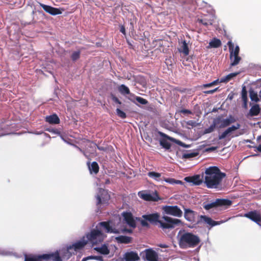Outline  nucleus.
Returning a JSON list of instances; mask_svg holds the SVG:
<instances>
[{
  "mask_svg": "<svg viewBox=\"0 0 261 261\" xmlns=\"http://www.w3.org/2000/svg\"><path fill=\"white\" fill-rule=\"evenodd\" d=\"M143 219L136 218L140 221L143 227H149L150 223L154 225L159 224L158 227L162 229L165 232L174 229L176 226L182 225V221L178 219L173 218L167 216H164L160 219V215L159 213H152L147 215H143L142 216Z\"/></svg>",
  "mask_w": 261,
  "mask_h": 261,
  "instance_id": "f257e3e1",
  "label": "nucleus"
},
{
  "mask_svg": "<svg viewBox=\"0 0 261 261\" xmlns=\"http://www.w3.org/2000/svg\"><path fill=\"white\" fill-rule=\"evenodd\" d=\"M204 183L207 188L218 189L226 174L221 171L217 166H211L205 169Z\"/></svg>",
  "mask_w": 261,
  "mask_h": 261,
  "instance_id": "f03ea898",
  "label": "nucleus"
},
{
  "mask_svg": "<svg viewBox=\"0 0 261 261\" xmlns=\"http://www.w3.org/2000/svg\"><path fill=\"white\" fill-rule=\"evenodd\" d=\"M200 242V239L198 236L189 232L182 234L178 240L179 246L182 249L195 247Z\"/></svg>",
  "mask_w": 261,
  "mask_h": 261,
  "instance_id": "7ed1b4c3",
  "label": "nucleus"
},
{
  "mask_svg": "<svg viewBox=\"0 0 261 261\" xmlns=\"http://www.w3.org/2000/svg\"><path fill=\"white\" fill-rule=\"evenodd\" d=\"M88 242H90L93 245H96L101 243L103 240V234L101 231L98 229H92L90 233L86 235Z\"/></svg>",
  "mask_w": 261,
  "mask_h": 261,
  "instance_id": "20e7f679",
  "label": "nucleus"
},
{
  "mask_svg": "<svg viewBox=\"0 0 261 261\" xmlns=\"http://www.w3.org/2000/svg\"><path fill=\"white\" fill-rule=\"evenodd\" d=\"M97 205L101 204H107L110 199V195L106 190L100 188L96 197Z\"/></svg>",
  "mask_w": 261,
  "mask_h": 261,
  "instance_id": "39448f33",
  "label": "nucleus"
},
{
  "mask_svg": "<svg viewBox=\"0 0 261 261\" xmlns=\"http://www.w3.org/2000/svg\"><path fill=\"white\" fill-rule=\"evenodd\" d=\"M162 209L168 215L177 217H181L182 215V212L177 205H166Z\"/></svg>",
  "mask_w": 261,
  "mask_h": 261,
  "instance_id": "423d86ee",
  "label": "nucleus"
},
{
  "mask_svg": "<svg viewBox=\"0 0 261 261\" xmlns=\"http://www.w3.org/2000/svg\"><path fill=\"white\" fill-rule=\"evenodd\" d=\"M88 241L85 240L80 241L75 243L72 245L67 247V249L65 250L64 253L68 254L67 258H69L71 256V253L70 250L74 249L75 251L82 249L87 244Z\"/></svg>",
  "mask_w": 261,
  "mask_h": 261,
  "instance_id": "0eeeda50",
  "label": "nucleus"
},
{
  "mask_svg": "<svg viewBox=\"0 0 261 261\" xmlns=\"http://www.w3.org/2000/svg\"><path fill=\"white\" fill-rule=\"evenodd\" d=\"M43 261H62L60 252L57 250L55 252L42 254Z\"/></svg>",
  "mask_w": 261,
  "mask_h": 261,
  "instance_id": "6e6552de",
  "label": "nucleus"
},
{
  "mask_svg": "<svg viewBox=\"0 0 261 261\" xmlns=\"http://www.w3.org/2000/svg\"><path fill=\"white\" fill-rule=\"evenodd\" d=\"M244 217L250 219L261 226V215L259 212L254 210L244 214Z\"/></svg>",
  "mask_w": 261,
  "mask_h": 261,
  "instance_id": "1a4fd4ad",
  "label": "nucleus"
},
{
  "mask_svg": "<svg viewBox=\"0 0 261 261\" xmlns=\"http://www.w3.org/2000/svg\"><path fill=\"white\" fill-rule=\"evenodd\" d=\"M197 224L204 223L207 225L213 227L220 224V222L213 220L210 217L205 215H201L199 217V219L197 222Z\"/></svg>",
  "mask_w": 261,
  "mask_h": 261,
  "instance_id": "9d476101",
  "label": "nucleus"
},
{
  "mask_svg": "<svg viewBox=\"0 0 261 261\" xmlns=\"http://www.w3.org/2000/svg\"><path fill=\"white\" fill-rule=\"evenodd\" d=\"M144 258L147 261H159V256L156 252L151 248L146 249L144 251Z\"/></svg>",
  "mask_w": 261,
  "mask_h": 261,
  "instance_id": "9b49d317",
  "label": "nucleus"
},
{
  "mask_svg": "<svg viewBox=\"0 0 261 261\" xmlns=\"http://www.w3.org/2000/svg\"><path fill=\"white\" fill-rule=\"evenodd\" d=\"M159 134L160 136L165 138L162 139L160 140V144L161 146L167 150L170 149L171 145L170 143L167 140V139L171 141H174V139L161 132H159Z\"/></svg>",
  "mask_w": 261,
  "mask_h": 261,
  "instance_id": "f8f14e48",
  "label": "nucleus"
},
{
  "mask_svg": "<svg viewBox=\"0 0 261 261\" xmlns=\"http://www.w3.org/2000/svg\"><path fill=\"white\" fill-rule=\"evenodd\" d=\"M124 220L131 227L134 228L136 227V223L133 217V214L130 212H124L122 214Z\"/></svg>",
  "mask_w": 261,
  "mask_h": 261,
  "instance_id": "ddd939ff",
  "label": "nucleus"
},
{
  "mask_svg": "<svg viewBox=\"0 0 261 261\" xmlns=\"http://www.w3.org/2000/svg\"><path fill=\"white\" fill-rule=\"evenodd\" d=\"M40 6L43 9V10L47 13L52 15H56L61 14V11L57 8H54L50 6L46 5L45 4L40 3Z\"/></svg>",
  "mask_w": 261,
  "mask_h": 261,
  "instance_id": "4468645a",
  "label": "nucleus"
},
{
  "mask_svg": "<svg viewBox=\"0 0 261 261\" xmlns=\"http://www.w3.org/2000/svg\"><path fill=\"white\" fill-rule=\"evenodd\" d=\"M110 221H103L99 223V225L103 227L107 233H113L118 234L120 233V231L115 228H113L110 225Z\"/></svg>",
  "mask_w": 261,
  "mask_h": 261,
  "instance_id": "2eb2a0df",
  "label": "nucleus"
},
{
  "mask_svg": "<svg viewBox=\"0 0 261 261\" xmlns=\"http://www.w3.org/2000/svg\"><path fill=\"white\" fill-rule=\"evenodd\" d=\"M216 119H220V125L218 126V128H220L226 127L236 121L234 117L232 115H229L226 119H221L220 117H217Z\"/></svg>",
  "mask_w": 261,
  "mask_h": 261,
  "instance_id": "dca6fc26",
  "label": "nucleus"
},
{
  "mask_svg": "<svg viewBox=\"0 0 261 261\" xmlns=\"http://www.w3.org/2000/svg\"><path fill=\"white\" fill-rule=\"evenodd\" d=\"M184 180L193 185L199 186L203 182V179L201 178L200 175H195L192 176H187L184 178Z\"/></svg>",
  "mask_w": 261,
  "mask_h": 261,
  "instance_id": "f3484780",
  "label": "nucleus"
},
{
  "mask_svg": "<svg viewBox=\"0 0 261 261\" xmlns=\"http://www.w3.org/2000/svg\"><path fill=\"white\" fill-rule=\"evenodd\" d=\"M124 258L125 261H138L140 260V257L138 253L134 251H130L125 253Z\"/></svg>",
  "mask_w": 261,
  "mask_h": 261,
  "instance_id": "a211bd4d",
  "label": "nucleus"
},
{
  "mask_svg": "<svg viewBox=\"0 0 261 261\" xmlns=\"http://www.w3.org/2000/svg\"><path fill=\"white\" fill-rule=\"evenodd\" d=\"M227 45L230 52V59H232L233 56H239L240 48L238 46H236L234 49V44L231 41L228 42Z\"/></svg>",
  "mask_w": 261,
  "mask_h": 261,
  "instance_id": "6ab92c4d",
  "label": "nucleus"
},
{
  "mask_svg": "<svg viewBox=\"0 0 261 261\" xmlns=\"http://www.w3.org/2000/svg\"><path fill=\"white\" fill-rule=\"evenodd\" d=\"M195 214L196 213L190 209H185L184 217L187 221L190 222H194Z\"/></svg>",
  "mask_w": 261,
  "mask_h": 261,
  "instance_id": "aec40b11",
  "label": "nucleus"
},
{
  "mask_svg": "<svg viewBox=\"0 0 261 261\" xmlns=\"http://www.w3.org/2000/svg\"><path fill=\"white\" fill-rule=\"evenodd\" d=\"M24 261H43L42 254H25Z\"/></svg>",
  "mask_w": 261,
  "mask_h": 261,
  "instance_id": "412c9836",
  "label": "nucleus"
},
{
  "mask_svg": "<svg viewBox=\"0 0 261 261\" xmlns=\"http://www.w3.org/2000/svg\"><path fill=\"white\" fill-rule=\"evenodd\" d=\"M216 202L217 207L225 206V208H227L232 204V201L226 199H217Z\"/></svg>",
  "mask_w": 261,
  "mask_h": 261,
  "instance_id": "4be33fe9",
  "label": "nucleus"
},
{
  "mask_svg": "<svg viewBox=\"0 0 261 261\" xmlns=\"http://www.w3.org/2000/svg\"><path fill=\"white\" fill-rule=\"evenodd\" d=\"M45 121L51 124H57L60 123V119L56 114H53L45 118Z\"/></svg>",
  "mask_w": 261,
  "mask_h": 261,
  "instance_id": "5701e85b",
  "label": "nucleus"
},
{
  "mask_svg": "<svg viewBox=\"0 0 261 261\" xmlns=\"http://www.w3.org/2000/svg\"><path fill=\"white\" fill-rule=\"evenodd\" d=\"M213 18L211 16H205L202 18H198L197 22L202 23L203 25L207 27L209 25H212L213 23Z\"/></svg>",
  "mask_w": 261,
  "mask_h": 261,
  "instance_id": "b1692460",
  "label": "nucleus"
},
{
  "mask_svg": "<svg viewBox=\"0 0 261 261\" xmlns=\"http://www.w3.org/2000/svg\"><path fill=\"white\" fill-rule=\"evenodd\" d=\"M220 124V119H215L213 120L212 124L210 125V126L207 128H205L204 130V134H208L213 132L215 128L216 127H218V125Z\"/></svg>",
  "mask_w": 261,
  "mask_h": 261,
  "instance_id": "393cba45",
  "label": "nucleus"
},
{
  "mask_svg": "<svg viewBox=\"0 0 261 261\" xmlns=\"http://www.w3.org/2000/svg\"><path fill=\"white\" fill-rule=\"evenodd\" d=\"M181 45L180 47L178 48V51L179 53H182L185 56H188L189 54V49L188 46V44L186 40L182 41L181 42Z\"/></svg>",
  "mask_w": 261,
  "mask_h": 261,
  "instance_id": "a878e982",
  "label": "nucleus"
},
{
  "mask_svg": "<svg viewBox=\"0 0 261 261\" xmlns=\"http://www.w3.org/2000/svg\"><path fill=\"white\" fill-rule=\"evenodd\" d=\"M115 240L119 243L129 244L132 242V238L125 236H120L115 238Z\"/></svg>",
  "mask_w": 261,
  "mask_h": 261,
  "instance_id": "bb28decb",
  "label": "nucleus"
},
{
  "mask_svg": "<svg viewBox=\"0 0 261 261\" xmlns=\"http://www.w3.org/2000/svg\"><path fill=\"white\" fill-rule=\"evenodd\" d=\"M147 175L149 177L157 181L163 180L164 177H162V174L160 173L156 172L154 171H150L148 172Z\"/></svg>",
  "mask_w": 261,
  "mask_h": 261,
  "instance_id": "cd10ccee",
  "label": "nucleus"
},
{
  "mask_svg": "<svg viewBox=\"0 0 261 261\" xmlns=\"http://www.w3.org/2000/svg\"><path fill=\"white\" fill-rule=\"evenodd\" d=\"M94 250L103 255H108L110 253V250L106 244L102 245L100 247L94 248Z\"/></svg>",
  "mask_w": 261,
  "mask_h": 261,
  "instance_id": "c85d7f7f",
  "label": "nucleus"
},
{
  "mask_svg": "<svg viewBox=\"0 0 261 261\" xmlns=\"http://www.w3.org/2000/svg\"><path fill=\"white\" fill-rule=\"evenodd\" d=\"M260 111V109L258 105L256 104L253 106L249 111V115L251 116H255L258 115Z\"/></svg>",
  "mask_w": 261,
  "mask_h": 261,
  "instance_id": "c756f323",
  "label": "nucleus"
},
{
  "mask_svg": "<svg viewBox=\"0 0 261 261\" xmlns=\"http://www.w3.org/2000/svg\"><path fill=\"white\" fill-rule=\"evenodd\" d=\"M240 73V72H233L223 77L220 79V82H223V83H227L229 81H230L232 78L236 77L237 75L239 74Z\"/></svg>",
  "mask_w": 261,
  "mask_h": 261,
  "instance_id": "7c9ffc66",
  "label": "nucleus"
},
{
  "mask_svg": "<svg viewBox=\"0 0 261 261\" xmlns=\"http://www.w3.org/2000/svg\"><path fill=\"white\" fill-rule=\"evenodd\" d=\"M221 41L220 39L215 38L210 42L207 48H218L221 45Z\"/></svg>",
  "mask_w": 261,
  "mask_h": 261,
  "instance_id": "2f4dec72",
  "label": "nucleus"
},
{
  "mask_svg": "<svg viewBox=\"0 0 261 261\" xmlns=\"http://www.w3.org/2000/svg\"><path fill=\"white\" fill-rule=\"evenodd\" d=\"M88 164L89 168L91 172H93L95 174H97L98 172L99 168L97 162H92L91 166L89 165V163Z\"/></svg>",
  "mask_w": 261,
  "mask_h": 261,
  "instance_id": "473e14b6",
  "label": "nucleus"
},
{
  "mask_svg": "<svg viewBox=\"0 0 261 261\" xmlns=\"http://www.w3.org/2000/svg\"><path fill=\"white\" fill-rule=\"evenodd\" d=\"M163 180L166 181V182H168L171 185H174V184H179L182 185L183 184V182L179 180H177L174 178H166L163 177Z\"/></svg>",
  "mask_w": 261,
  "mask_h": 261,
  "instance_id": "72a5a7b5",
  "label": "nucleus"
},
{
  "mask_svg": "<svg viewBox=\"0 0 261 261\" xmlns=\"http://www.w3.org/2000/svg\"><path fill=\"white\" fill-rule=\"evenodd\" d=\"M118 90L119 92L123 95L130 94V90L129 88L123 84L121 85L120 86H119Z\"/></svg>",
  "mask_w": 261,
  "mask_h": 261,
  "instance_id": "f704fd0d",
  "label": "nucleus"
},
{
  "mask_svg": "<svg viewBox=\"0 0 261 261\" xmlns=\"http://www.w3.org/2000/svg\"><path fill=\"white\" fill-rule=\"evenodd\" d=\"M139 196L140 197L146 201H151L153 200L152 195L148 193L139 192Z\"/></svg>",
  "mask_w": 261,
  "mask_h": 261,
  "instance_id": "c9c22d12",
  "label": "nucleus"
},
{
  "mask_svg": "<svg viewBox=\"0 0 261 261\" xmlns=\"http://www.w3.org/2000/svg\"><path fill=\"white\" fill-rule=\"evenodd\" d=\"M241 60V58L239 56H233V58L231 60L230 66H234L238 65Z\"/></svg>",
  "mask_w": 261,
  "mask_h": 261,
  "instance_id": "e433bc0d",
  "label": "nucleus"
},
{
  "mask_svg": "<svg viewBox=\"0 0 261 261\" xmlns=\"http://www.w3.org/2000/svg\"><path fill=\"white\" fill-rule=\"evenodd\" d=\"M249 94L251 100L254 101L255 102L259 101V99L258 98L257 94L256 92H254L253 90H251L250 91Z\"/></svg>",
  "mask_w": 261,
  "mask_h": 261,
  "instance_id": "4c0bfd02",
  "label": "nucleus"
},
{
  "mask_svg": "<svg viewBox=\"0 0 261 261\" xmlns=\"http://www.w3.org/2000/svg\"><path fill=\"white\" fill-rule=\"evenodd\" d=\"M242 98L244 102L246 103L247 101V92L245 86H244L242 88Z\"/></svg>",
  "mask_w": 261,
  "mask_h": 261,
  "instance_id": "58836bf2",
  "label": "nucleus"
},
{
  "mask_svg": "<svg viewBox=\"0 0 261 261\" xmlns=\"http://www.w3.org/2000/svg\"><path fill=\"white\" fill-rule=\"evenodd\" d=\"M214 207H217L216 201L210 203H207L203 205V208L206 210H209Z\"/></svg>",
  "mask_w": 261,
  "mask_h": 261,
  "instance_id": "ea45409f",
  "label": "nucleus"
},
{
  "mask_svg": "<svg viewBox=\"0 0 261 261\" xmlns=\"http://www.w3.org/2000/svg\"><path fill=\"white\" fill-rule=\"evenodd\" d=\"M116 111L117 116L120 118L124 119L126 117V114L125 113L121 111L119 108H117Z\"/></svg>",
  "mask_w": 261,
  "mask_h": 261,
  "instance_id": "a19ab883",
  "label": "nucleus"
},
{
  "mask_svg": "<svg viewBox=\"0 0 261 261\" xmlns=\"http://www.w3.org/2000/svg\"><path fill=\"white\" fill-rule=\"evenodd\" d=\"M198 154V152L186 153L182 155V156L185 159H190L196 156Z\"/></svg>",
  "mask_w": 261,
  "mask_h": 261,
  "instance_id": "79ce46f5",
  "label": "nucleus"
},
{
  "mask_svg": "<svg viewBox=\"0 0 261 261\" xmlns=\"http://www.w3.org/2000/svg\"><path fill=\"white\" fill-rule=\"evenodd\" d=\"M81 52L80 51H76L73 52L71 56V58L72 61H75L79 59L80 57Z\"/></svg>",
  "mask_w": 261,
  "mask_h": 261,
  "instance_id": "37998d69",
  "label": "nucleus"
},
{
  "mask_svg": "<svg viewBox=\"0 0 261 261\" xmlns=\"http://www.w3.org/2000/svg\"><path fill=\"white\" fill-rule=\"evenodd\" d=\"M135 99L139 103H141L142 105H147L148 103V101L146 99H144V98H142L141 97L136 96L135 97Z\"/></svg>",
  "mask_w": 261,
  "mask_h": 261,
  "instance_id": "c03bdc74",
  "label": "nucleus"
},
{
  "mask_svg": "<svg viewBox=\"0 0 261 261\" xmlns=\"http://www.w3.org/2000/svg\"><path fill=\"white\" fill-rule=\"evenodd\" d=\"M241 125L239 123H237L236 125H232L231 127H228L226 130L228 131L229 133L234 131L239 128H240Z\"/></svg>",
  "mask_w": 261,
  "mask_h": 261,
  "instance_id": "a18cd8bd",
  "label": "nucleus"
},
{
  "mask_svg": "<svg viewBox=\"0 0 261 261\" xmlns=\"http://www.w3.org/2000/svg\"><path fill=\"white\" fill-rule=\"evenodd\" d=\"M89 259H95L98 261H103V259L102 256H89Z\"/></svg>",
  "mask_w": 261,
  "mask_h": 261,
  "instance_id": "49530a36",
  "label": "nucleus"
},
{
  "mask_svg": "<svg viewBox=\"0 0 261 261\" xmlns=\"http://www.w3.org/2000/svg\"><path fill=\"white\" fill-rule=\"evenodd\" d=\"M219 91V88L217 87L213 90H207V91H205L203 92L204 93L206 94H213L215 92H217Z\"/></svg>",
  "mask_w": 261,
  "mask_h": 261,
  "instance_id": "de8ad7c7",
  "label": "nucleus"
},
{
  "mask_svg": "<svg viewBox=\"0 0 261 261\" xmlns=\"http://www.w3.org/2000/svg\"><path fill=\"white\" fill-rule=\"evenodd\" d=\"M228 134H229V133L226 129L223 133H222V134H221L219 136V137H218L219 139L222 140V139L225 138Z\"/></svg>",
  "mask_w": 261,
  "mask_h": 261,
  "instance_id": "09e8293b",
  "label": "nucleus"
},
{
  "mask_svg": "<svg viewBox=\"0 0 261 261\" xmlns=\"http://www.w3.org/2000/svg\"><path fill=\"white\" fill-rule=\"evenodd\" d=\"M111 97H112V99L113 100V101L114 102H115V103L119 104V105L121 104V101L114 95L112 94L111 96Z\"/></svg>",
  "mask_w": 261,
  "mask_h": 261,
  "instance_id": "8fccbe9b",
  "label": "nucleus"
},
{
  "mask_svg": "<svg viewBox=\"0 0 261 261\" xmlns=\"http://www.w3.org/2000/svg\"><path fill=\"white\" fill-rule=\"evenodd\" d=\"M179 112L184 114H191L192 113V112L190 110L187 109H182L179 111Z\"/></svg>",
  "mask_w": 261,
  "mask_h": 261,
  "instance_id": "3c124183",
  "label": "nucleus"
},
{
  "mask_svg": "<svg viewBox=\"0 0 261 261\" xmlns=\"http://www.w3.org/2000/svg\"><path fill=\"white\" fill-rule=\"evenodd\" d=\"M213 84L212 83V82L210 83H208V84H204L203 85V87L204 88H208V87H212L213 86Z\"/></svg>",
  "mask_w": 261,
  "mask_h": 261,
  "instance_id": "603ef678",
  "label": "nucleus"
},
{
  "mask_svg": "<svg viewBox=\"0 0 261 261\" xmlns=\"http://www.w3.org/2000/svg\"><path fill=\"white\" fill-rule=\"evenodd\" d=\"M120 31L124 35H125V27L123 25H122L121 27H120Z\"/></svg>",
  "mask_w": 261,
  "mask_h": 261,
  "instance_id": "864d4df0",
  "label": "nucleus"
},
{
  "mask_svg": "<svg viewBox=\"0 0 261 261\" xmlns=\"http://www.w3.org/2000/svg\"><path fill=\"white\" fill-rule=\"evenodd\" d=\"M220 83H221V82H220V80H219V79H217V80H215L213 82H212V83L214 86Z\"/></svg>",
  "mask_w": 261,
  "mask_h": 261,
  "instance_id": "5fc2aeb1",
  "label": "nucleus"
},
{
  "mask_svg": "<svg viewBox=\"0 0 261 261\" xmlns=\"http://www.w3.org/2000/svg\"><path fill=\"white\" fill-rule=\"evenodd\" d=\"M122 232H128V233H132V230L125 228V229H124L122 230Z\"/></svg>",
  "mask_w": 261,
  "mask_h": 261,
  "instance_id": "6e6d98bb",
  "label": "nucleus"
},
{
  "mask_svg": "<svg viewBox=\"0 0 261 261\" xmlns=\"http://www.w3.org/2000/svg\"><path fill=\"white\" fill-rule=\"evenodd\" d=\"M5 133L4 132L3 129L1 127H0V136H4L5 135Z\"/></svg>",
  "mask_w": 261,
  "mask_h": 261,
  "instance_id": "4d7b16f0",
  "label": "nucleus"
},
{
  "mask_svg": "<svg viewBox=\"0 0 261 261\" xmlns=\"http://www.w3.org/2000/svg\"><path fill=\"white\" fill-rule=\"evenodd\" d=\"M256 149L260 152H261V144H259L257 147H255Z\"/></svg>",
  "mask_w": 261,
  "mask_h": 261,
  "instance_id": "13d9d810",
  "label": "nucleus"
},
{
  "mask_svg": "<svg viewBox=\"0 0 261 261\" xmlns=\"http://www.w3.org/2000/svg\"><path fill=\"white\" fill-rule=\"evenodd\" d=\"M89 257L87 256V257H84L83 258V259L82 260V261H87L88 260H89Z\"/></svg>",
  "mask_w": 261,
  "mask_h": 261,
  "instance_id": "bf43d9fd",
  "label": "nucleus"
},
{
  "mask_svg": "<svg viewBox=\"0 0 261 261\" xmlns=\"http://www.w3.org/2000/svg\"><path fill=\"white\" fill-rule=\"evenodd\" d=\"M192 123V121H188L187 122V124H189V125H191Z\"/></svg>",
  "mask_w": 261,
  "mask_h": 261,
  "instance_id": "052dcab7",
  "label": "nucleus"
},
{
  "mask_svg": "<svg viewBox=\"0 0 261 261\" xmlns=\"http://www.w3.org/2000/svg\"><path fill=\"white\" fill-rule=\"evenodd\" d=\"M259 96L260 97V99H261V89H260V91L259 92Z\"/></svg>",
  "mask_w": 261,
  "mask_h": 261,
  "instance_id": "680f3d73",
  "label": "nucleus"
},
{
  "mask_svg": "<svg viewBox=\"0 0 261 261\" xmlns=\"http://www.w3.org/2000/svg\"><path fill=\"white\" fill-rule=\"evenodd\" d=\"M160 246L162 248H165L166 247L165 245H160Z\"/></svg>",
  "mask_w": 261,
  "mask_h": 261,
  "instance_id": "e2e57ef3",
  "label": "nucleus"
},
{
  "mask_svg": "<svg viewBox=\"0 0 261 261\" xmlns=\"http://www.w3.org/2000/svg\"><path fill=\"white\" fill-rule=\"evenodd\" d=\"M109 183H110V180L109 179H108L106 181V184H109Z\"/></svg>",
  "mask_w": 261,
  "mask_h": 261,
  "instance_id": "0e129e2a",
  "label": "nucleus"
},
{
  "mask_svg": "<svg viewBox=\"0 0 261 261\" xmlns=\"http://www.w3.org/2000/svg\"><path fill=\"white\" fill-rule=\"evenodd\" d=\"M98 149L99 150H102V147H98Z\"/></svg>",
  "mask_w": 261,
  "mask_h": 261,
  "instance_id": "69168bd1",
  "label": "nucleus"
},
{
  "mask_svg": "<svg viewBox=\"0 0 261 261\" xmlns=\"http://www.w3.org/2000/svg\"><path fill=\"white\" fill-rule=\"evenodd\" d=\"M82 152L84 153V154H85V153H84V151H82Z\"/></svg>",
  "mask_w": 261,
  "mask_h": 261,
  "instance_id": "338daca9",
  "label": "nucleus"
},
{
  "mask_svg": "<svg viewBox=\"0 0 261 261\" xmlns=\"http://www.w3.org/2000/svg\"><path fill=\"white\" fill-rule=\"evenodd\" d=\"M79 150H80L81 151H82V149H80V148H79Z\"/></svg>",
  "mask_w": 261,
  "mask_h": 261,
  "instance_id": "774afa93",
  "label": "nucleus"
}]
</instances>
